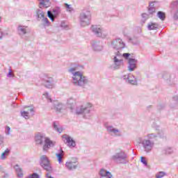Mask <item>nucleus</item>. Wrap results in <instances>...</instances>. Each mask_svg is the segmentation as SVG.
Instances as JSON below:
<instances>
[{"label": "nucleus", "mask_w": 178, "mask_h": 178, "mask_svg": "<svg viewBox=\"0 0 178 178\" xmlns=\"http://www.w3.org/2000/svg\"><path fill=\"white\" fill-rule=\"evenodd\" d=\"M76 70H77V65L68 70L69 73L72 74V83L76 87L84 88L90 83V80L87 76L83 75V72L80 71L76 72Z\"/></svg>", "instance_id": "f257e3e1"}, {"label": "nucleus", "mask_w": 178, "mask_h": 178, "mask_svg": "<svg viewBox=\"0 0 178 178\" xmlns=\"http://www.w3.org/2000/svg\"><path fill=\"white\" fill-rule=\"evenodd\" d=\"M92 104L88 103L86 105H81L76 108V115H83L84 119H88L91 116Z\"/></svg>", "instance_id": "f03ea898"}, {"label": "nucleus", "mask_w": 178, "mask_h": 178, "mask_svg": "<svg viewBox=\"0 0 178 178\" xmlns=\"http://www.w3.org/2000/svg\"><path fill=\"white\" fill-rule=\"evenodd\" d=\"M111 161H113L115 163L126 164L127 163V154L123 150H121L111 156Z\"/></svg>", "instance_id": "7ed1b4c3"}, {"label": "nucleus", "mask_w": 178, "mask_h": 178, "mask_svg": "<svg viewBox=\"0 0 178 178\" xmlns=\"http://www.w3.org/2000/svg\"><path fill=\"white\" fill-rule=\"evenodd\" d=\"M81 27L88 26L91 22V13L90 10H83L79 17Z\"/></svg>", "instance_id": "20e7f679"}, {"label": "nucleus", "mask_w": 178, "mask_h": 178, "mask_svg": "<svg viewBox=\"0 0 178 178\" xmlns=\"http://www.w3.org/2000/svg\"><path fill=\"white\" fill-rule=\"evenodd\" d=\"M39 163L41 168L48 173H52L54 172V169L52 168V165H51V163H49V159L47 157L46 155L41 156Z\"/></svg>", "instance_id": "39448f33"}, {"label": "nucleus", "mask_w": 178, "mask_h": 178, "mask_svg": "<svg viewBox=\"0 0 178 178\" xmlns=\"http://www.w3.org/2000/svg\"><path fill=\"white\" fill-rule=\"evenodd\" d=\"M42 83L47 88H54L55 87L54 78L48 76L47 74H44L42 78Z\"/></svg>", "instance_id": "423d86ee"}, {"label": "nucleus", "mask_w": 178, "mask_h": 178, "mask_svg": "<svg viewBox=\"0 0 178 178\" xmlns=\"http://www.w3.org/2000/svg\"><path fill=\"white\" fill-rule=\"evenodd\" d=\"M112 45L114 49H116L117 51H120V49H124V48H126V43L123 42V40L118 38L113 40Z\"/></svg>", "instance_id": "0eeeda50"}, {"label": "nucleus", "mask_w": 178, "mask_h": 178, "mask_svg": "<svg viewBox=\"0 0 178 178\" xmlns=\"http://www.w3.org/2000/svg\"><path fill=\"white\" fill-rule=\"evenodd\" d=\"M122 79L127 83V84H131L132 86H137V79L131 74H128L122 76Z\"/></svg>", "instance_id": "6e6552de"}, {"label": "nucleus", "mask_w": 178, "mask_h": 178, "mask_svg": "<svg viewBox=\"0 0 178 178\" xmlns=\"http://www.w3.org/2000/svg\"><path fill=\"white\" fill-rule=\"evenodd\" d=\"M155 145V143L152 141L147 140L145 139L142 141V147L145 151V152H151L152 151Z\"/></svg>", "instance_id": "1a4fd4ad"}, {"label": "nucleus", "mask_w": 178, "mask_h": 178, "mask_svg": "<svg viewBox=\"0 0 178 178\" xmlns=\"http://www.w3.org/2000/svg\"><path fill=\"white\" fill-rule=\"evenodd\" d=\"M60 7L56 6L52 11L48 10L47 11V17L51 22H54V17H58L59 15H60Z\"/></svg>", "instance_id": "9d476101"}, {"label": "nucleus", "mask_w": 178, "mask_h": 178, "mask_svg": "<svg viewBox=\"0 0 178 178\" xmlns=\"http://www.w3.org/2000/svg\"><path fill=\"white\" fill-rule=\"evenodd\" d=\"M124 62L123 59H119L117 56H114L113 58V70H119L121 66H123Z\"/></svg>", "instance_id": "9b49d317"}, {"label": "nucleus", "mask_w": 178, "mask_h": 178, "mask_svg": "<svg viewBox=\"0 0 178 178\" xmlns=\"http://www.w3.org/2000/svg\"><path fill=\"white\" fill-rule=\"evenodd\" d=\"M63 138L66 140V143L70 148H74V147H76V140L67 134H64L63 136Z\"/></svg>", "instance_id": "f8f14e48"}, {"label": "nucleus", "mask_w": 178, "mask_h": 178, "mask_svg": "<svg viewBox=\"0 0 178 178\" xmlns=\"http://www.w3.org/2000/svg\"><path fill=\"white\" fill-rule=\"evenodd\" d=\"M137 67V60L136 58H129L128 59V70L129 72H134V70Z\"/></svg>", "instance_id": "ddd939ff"}, {"label": "nucleus", "mask_w": 178, "mask_h": 178, "mask_svg": "<svg viewBox=\"0 0 178 178\" xmlns=\"http://www.w3.org/2000/svg\"><path fill=\"white\" fill-rule=\"evenodd\" d=\"M65 168L67 169V170H75V169H77V163L76 161H67L65 163Z\"/></svg>", "instance_id": "4468645a"}, {"label": "nucleus", "mask_w": 178, "mask_h": 178, "mask_svg": "<svg viewBox=\"0 0 178 178\" xmlns=\"http://www.w3.org/2000/svg\"><path fill=\"white\" fill-rule=\"evenodd\" d=\"M55 144L49 138L44 139V145L43 146V151L45 152L47 149H49L51 147H54Z\"/></svg>", "instance_id": "2eb2a0df"}, {"label": "nucleus", "mask_w": 178, "mask_h": 178, "mask_svg": "<svg viewBox=\"0 0 178 178\" xmlns=\"http://www.w3.org/2000/svg\"><path fill=\"white\" fill-rule=\"evenodd\" d=\"M40 9H44V8H49L51 6V0H38Z\"/></svg>", "instance_id": "dca6fc26"}, {"label": "nucleus", "mask_w": 178, "mask_h": 178, "mask_svg": "<svg viewBox=\"0 0 178 178\" xmlns=\"http://www.w3.org/2000/svg\"><path fill=\"white\" fill-rule=\"evenodd\" d=\"M90 30L96 37H99L101 35V26L97 25H92Z\"/></svg>", "instance_id": "f3484780"}, {"label": "nucleus", "mask_w": 178, "mask_h": 178, "mask_svg": "<svg viewBox=\"0 0 178 178\" xmlns=\"http://www.w3.org/2000/svg\"><path fill=\"white\" fill-rule=\"evenodd\" d=\"M92 46L94 51H95L96 52H101V51L104 49V47H102V44H101L100 42H94L92 44Z\"/></svg>", "instance_id": "a211bd4d"}, {"label": "nucleus", "mask_w": 178, "mask_h": 178, "mask_svg": "<svg viewBox=\"0 0 178 178\" xmlns=\"http://www.w3.org/2000/svg\"><path fill=\"white\" fill-rule=\"evenodd\" d=\"M105 127L107 129V131L109 133V134H115V136H120V134H117V133H119V129H115L113 126H108L106 124H105Z\"/></svg>", "instance_id": "6ab92c4d"}, {"label": "nucleus", "mask_w": 178, "mask_h": 178, "mask_svg": "<svg viewBox=\"0 0 178 178\" xmlns=\"http://www.w3.org/2000/svg\"><path fill=\"white\" fill-rule=\"evenodd\" d=\"M158 137H159V134L152 133L147 135V140L148 141H152L153 143H155V141L158 140Z\"/></svg>", "instance_id": "aec40b11"}, {"label": "nucleus", "mask_w": 178, "mask_h": 178, "mask_svg": "<svg viewBox=\"0 0 178 178\" xmlns=\"http://www.w3.org/2000/svg\"><path fill=\"white\" fill-rule=\"evenodd\" d=\"M45 138H47L44 137L41 134H39L35 138L36 144H38V145H42L45 141Z\"/></svg>", "instance_id": "412c9836"}, {"label": "nucleus", "mask_w": 178, "mask_h": 178, "mask_svg": "<svg viewBox=\"0 0 178 178\" xmlns=\"http://www.w3.org/2000/svg\"><path fill=\"white\" fill-rule=\"evenodd\" d=\"M64 154H65V152L63 151V149L62 147H60V151L56 154L57 161L60 165V163H62V162L63 161V156Z\"/></svg>", "instance_id": "4be33fe9"}, {"label": "nucleus", "mask_w": 178, "mask_h": 178, "mask_svg": "<svg viewBox=\"0 0 178 178\" xmlns=\"http://www.w3.org/2000/svg\"><path fill=\"white\" fill-rule=\"evenodd\" d=\"M17 31L19 35H24L27 34V26L19 25L17 27Z\"/></svg>", "instance_id": "5701e85b"}, {"label": "nucleus", "mask_w": 178, "mask_h": 178, "mask_svg": "<svg viewBox=\"0 0 178 178\" xmlns=\"http://www.w3.org/2000/svg\"><path fill=\"white\" fill-rule=\"evenodd\" d=\"M52 126H53V129H54L56 130V131H57V133H62V131H63V128H62V127L59 126V122L57 121H54L52 123Z\"/></svg>", "instance_id": "b1692460"}, {"label": "nucleus", "mask_w": 178, "mask_h": 178, "mask_svg": "<svg viewBox=\"0 0 178 178\" xmlns=\"http://www.w3.org/2000/svg\"><path fill=\"white\" fill-rule=\"evenodd\" d=\"M44 11L38 8L35 10V17L38 20V22H40L42 19V17H44Z\"/></svg>", "instance_id": "393cba45"}, {"label": "nucleus", "mask_w": 178, "mask_h": 178, "mask_svg": "<svg viewBox=\"0 0 178 178\" xmlns=\"http://www.w3.org/2000/svg\"><path fill=\"white\" fill-rule=\"evenodd\" d=\"M14 169L15 170V172H17V177H23L24 174H23V169H22V168H20V166H19V165H15L14 166Z\"/></svg>", "instance_id": "a878e982"}, {"label": "nucleus", "mask_w": 178, "mask_h": 178, "mask_svg": "<svg viewBox=\"0 0 178 178\" xmlns=\"http://www.w3.org/2000/svg\"><path fill=\"white\" fill-rule=\"evenodd\" d=\"M54 108L56 111V112H62V110L63 108H65V106L60 103H58V102L54 101Z\"/></svg>", "instance_id": "bb28decb"}, {"label": "nucleus", "mask_w": 178, "mask_h": 178, "mask_svg": "<svg viewBox=\"0 0 178 178\" xmlns=\"http://www.w3.org/2000/svg\"><path fill=\"white\" fill-rule=\"evenodd\" d=\"M158 23L156 22H149L147 25V29L151 31V30H158Z\"/></svg>", "instance_id": "cd10ccee"}, {"label": "nucleus", "mask_w": 178, "mask_h": 178, "mask_svg": "<svg viewBox=\"0 0 178 178\" xmlns=\"http://www.w3.org/2000/svg\"><path fill=\"white\" fill-rule=\"evenodd\" d=\"M67 105H68L70 109L73 110V107L74 106V105H76V99L73 98H70L67 101Z\"/></svg>", "instance_id": "c85d7f7f"}, {"label": "nucleus", "mask_w": 178, "mask_h": 178, "mask_svg": "<svg viewBox=\"0 0 178 178\" xmlns=\"http://www.w3.org/2000/svg\"><path fill=\"white\" fill-rule=\"evenodd\" d=\"M157 17L160 19L162 22L166 19V14L162 11H158L157 12Z\"/></svg>", "instance_id": "c756f323"}, {"label": "nucleus", "mask_w": 178, "mask_h": 178, "mask_svg": "<svg viewBox=\"0 0 178 178\" xmlns=\"http://www.w3.org/2000/svg\"><path fill=\"white\" fill-rule=\"evenodd\" d=\"M99 37H101L102 38H106V37H108V31L101 29Z\"/></svg>", "instance_id": "7c9ffc66"}, {"label": "nucleus", "mask_w": 178, "mask_h": 178, "mask_svg": "<svg viewBox=\"0 0 178 178\" xmlns=\"http://www.w3.org/2000/svg\"><path fill=\"white\" fill-rule=\"evenodd\" d=\"M9 152H10V150H9V149H6L2 154H1V159H2L3 161L6 159V157L8 156V155H9Z\"/></svg>", "instance_id": "2f4dec72"}, {"label": "nucleus", "mask_w": 178, "mask_h": 178, "mask_svg": "<svg viewBox=\"0 0 178 178\" xmlns=\"http://www.w3.org/2000/svg\"><path fill=\"white\" fill-rule=\"evenodd\" d=\"M163 154H165L166 155H169L173 152V149L171 147H167L162 150Z\"/></svg>", "instance_id": "473e14b6"}, {"label": "nucleus", "mask_w": 178, "mask_h": 178, "mask_svg": "<svg viewBox=\"0 0 178 178\" xmlns=\"http://www.w3.org/2000/svg\"><path fill=\"white\" fill-rule=\"evenodd\" d=\"M165 176H166V172L161 171L156 175V178H162L165 177Z\"/></svg>", "instance_id": "72a5a7b5"}, {"label": "nucleus", "mask_w": 178, "mask_h": 178, "mask_svg": "<svg viewBox=\"0 0 178 178\" xmlns=\"http://www.w3.org/2000/svg\"><path fill=\"white\" fill-rule=\"evenodd\" d=\"M21 116L24 118V119H29V111H21Z\"/></svg>", "instance_id": "f704fd0d"}, {"label": "nucleus", "mask_w": 178, "mask_h": 178, "mask_svg": "<svg viewBox=\"0 0 178 178\" xmlns=\"http://www.w3.org/2000/svg\"><path fill=\"white\" fill-rule=\"evenodd\" d=\"M64 6L68 12H73V8H72V6L70 4H67V3H64Z\"/></svg>", "instance_id": "c9c22d12"}, {"label": "nucleus", "mask_w": 178, "mask_h": 178, "mask_svg": "<svg viewBox=\"0 0 178 178\" xmlns=\"http://www.w3.org/2000/svg\"><path fill=\"white\" fill-rule=\"evenodd\" d=\"M140 162L144 165V166H148V163L147 162V159H145V157L141 156L140 157Z\"/></svg>", "instance_id": "e433bc0d"}, {"label": "nucleus", "mask_w": 178, "mask_h": 178, "mask_svg": "<svg viewBox=\"0 0 178 178\" xmlns=\"http://www.w3.org/2000/svg\"><path fill=\"white\" fill-rule=\"evenodd\" d=\"M149 15H154L156 12V8H148Z\"/></svg>", "instance_id": "4c0bfd02"}, {"label": "nucleus", "mask_w": 178, "mask_h": 178, "mask_svg": "<svg viewBox=\"0 0 178 178\" xmlns=\"http://www.w3.org/2000/svg\"><path fill=\"white\" fill-rule=\"evenodd\" d=\"M163 79H164V80H166L167 83H169V81H170V80H169V79H170V75L168 73H165L163 75Z\"/></svg>", "instance_id": "58836bf2"}, {"label": "nucleus", "mask_w": 178, "mask_h": 178, "mask_svg": "<svg viewBox=\"0 0 178 178\" xmlns=\"http://www.w3.org/2000/svg\"><path fill=\"white\" fill-rule=\"evenodd\" d=\"M45 98L47 99V102H52V99L48 92L44 94Z\"/></svg>", "instance_id": "ea45409f"}, {"label": "nucleus", "mask_w": 178, "mask_h": 178, "mask_svg": "<svg viewBox=\"0 0 178 178\" xmlns=\"http://www.w3.org/2000/svg\"><path fill=\"white\" fill-rule=\"evenodd\" d=\"M41 20L44 22L46 23V24H47V26L49 24V20H48V18L45 17V16L44 15L43 17H42Z\"/></svg>", "instance_id": "a19ab883"}, {"label": "nucleus", "mask_w": 178, "mask_h": 178, "mask_svg": "<svg viewBox=\"0 0 178 178\" xmlns=\"http://www.w3.org/2000/svg\"><path fill=\"white\" fill-rule=\"evenodd\" d=\"M172 101L174 102V104H175V105L178 104V96L175 95L172 97Z\"/></svg>", "instance_id": "79ce46f5"}, {"label": "nucleus", "mask_w": 178, "mask_h": 178, "mask_svg": "<svg viewBox=\"0 0 178 178\" xmlns=\"http://www.w3.org/2000/svg\"><path fill=\"white\" fill-rule=\"evenodd\" d=\"M5 131L6 134H7V136H9V134H10V127L8 126L6 127Z\"/></svg>", "instance_id": "37998d69"}, {"label": "nucleus", "mask_w": 178, "mask_h": 178, "mask_svg": "<svg viewBox=\"0 0 178 178\" xmlns=\"http://www.w3.org/2000/svg\"><path fill=\"white\" fill-rule=\"evenodd\" d=\"M159 111H162V109H165V104H159L157 106Z\"/></svg>", "instance_id": "c03bdc74"}, {"label": "nucleus", "mask_w": 178, "mask_h": 178, "mask_svg": "<svg viewBox=\"0 0 178 178\" xmlns=\"http://www.w3.org/2000/svg\"><path fill=\"white\" fill-rule=\"evenodd\" d=\"M7 77H15V74L12 73V70H9V72L7 74Z\"/></svg>", "instance_id": "a18cd8bd"}, {"label": "nucleus", "mask_w": 178, "mask_h": 178, "mask_svg": "<svg viewBox=\"0 0 178 178\" xmlns=\"http://www.w3.org/2000/svg\"><path fill=\"white\" fill-rule=\"evenodd\" d=\"M129 41H131L134 45H137V40H135L131 38H129Z\"/></svg>", "instance_id": "49530a36"}, {"label": "nucleus", "mask_w": 178, "mask_h": 178, "mask_svg": "<svg viewBox=\"0 0 178 178\" xmlns=\"http://www.w3.org/2000/svg\"><path fill=\"white\" fill-rule=\"evenodd\" d=\"M123 58H124V59H129V56H130V54L129 53H124L122 54Z\"/></svg>", "instance_id": "de8ad7c7"}, {"label": "nucleus", "mask_w": 178, "mask_h": 178, "mask_svg": "<svg viewBox=\"0 0 178 178\" xmlns=\"http://www.w3.org/2000/svg\"><path fill=\"white\" fill-rule=\"evenodd\" d=\"M142 17H143V20H147V19H148V14H147V13L142 14Z\"/></svg>", "instance_id": "09e8293b"}, {"label": "nucleus", "mask_w": 178, "mask_h": 178, "mask_svg": "<svg viewBox=\"0 0 178 178\" xmlns=\"http://www.w3.org/2000/svg\"><path fill=\"white\" fill-rule=\"evenodd\" d=\"M149 8H156L155 7V2L154 1L150 2L149 4Z\"/></svg>", "instance_id": "8fccbe9b"}, {"label": "nucleus", "mask_w": 178, "mask_h": 178, "mask_svg": "<svg viewBox=\"0 0 178 178\" xmlns=\"http://www.w3.org/2000/svg\"><path fill=\"white\" fill-rule=\"evenodd\" d=\"M173 17L175 20H178V10L175 11Z\"/></svg>", "instance_id": "3c124183"}, {"label": "nucleus", "mask_w": 178, "mask_h": 178, "mask_svg": "<svg viewBox=\"0 0 178 178\" xmlns=\"http://www.w3.org/2000/svg\"><path fill=\"white\" fill-rule=\"evenodd\" d=\"M50 173H51V172H47V173L46 174V177H47V178H55V177L51 176V174H50Z\"/></svg>", "instance_id": "603ef678"}, {"label": "nucleus", "mask_w": 178, "mask_h": 178, "mask_svg": "<svg viewBox=\"0 0 178 178\" xmlns=\"http://www.w3.org/2000/svg\"><path fill=\"white\" fill-rule=\"evenodd\" d=\"M3 38V32L1 31L0 29V40H2Z\"/></svg>", "instance_id": "864d4df0"}, {"label": "nucleus", "mask_w": 178, "mask_h": 178, "mask_svg": "<svg viewBox=\"0 0 178 178\" xmlns=\"http://www.w3.org/2000/svg\"><path fill=\"white\" fill-rule=\"evenodd\" d=\"M3 140H5V138L3 137V136L0 135V141H1V143H3Z\"/></svg>", "instance_id": "5fc2aeb1"}, {"label": "nucleus", "mask_w": 178, "mask_h": 178, "mask_svg": "<svg viewBox=\"0 0 178 178\" xmlns=\"http://www.w3.org/2000/svg\"><path fill=\"white\" fill-rule=\"evenodd\" d=\"M29 112H31V113L34 114V108H33L32 107H29Z\"/></svg>", "instance_id": "6e6d98bb"}, {"label": "nucleus", "mask_w": 178, "mask_h": 178, "mask_svg": "<svg viewBox=\"0 0 178 178\" xmlns=\"http://www.w3.org/2000/svg\"><path fill=\"white\" fill-rule=\"evenodd\" d=\"M160 138H162V140H167L166 136H165V135H161Z\"/></svg>", "instance_id": "4d7b16f0"}, {"label": "nucleus", "mask_w": 178, "mask_h": 178, "mask_svg": "<svg viewBox=\"0 0 178 178\" xmlns=\"http://www.w3.org/2000/svg\"><path fill=\"white\" fill-rule=\"evenodd\" d=\"M142 31H143V29H141V27H139L138 29V33L141 34Z\"/></svg>", "instance_id": "13d9d810"}, {"label": "nucleus", "mask_w": 178, "mask_h": 178, "mask_svg": "<svg viewBox=\"0 0 178 178\" xmlns=\"http://www.w3.org/2000/svg\"><path fill=\"white\" fill-rule=\"evenodd\" d=\"M146 21H147V20H145V19L141 20V21H140V24H142V26H143V24H144V23H145Z\"/></svg>", "instance_id": "bf43d9fd"}, {"label": "nucleus", "mask_w": 178, "mask_h": 178, "mask_svg": "<svg viewBox=\"0 0 178 178\" xmlns=\"http://www.w3.org/2000/svg\"><path fill=\"white\" fill-rule=\"evenodd\" d=\"M30 106H28V109L26 111H29V113H30V109H29Z\"/></svg>", "instance_id": "052dcab7"}, {"label": "nucleus", "mask_w": 178, "mask_h": 178, "mask_svg": "<svg viewBox=\"0 0 178 178\" xmlns=\"http://www.w3.org/2000/svg\"><path fill=\"white\" fill-rule=\"evenodd\" d=\"M8 177V174H6L5 176H4V178H6Z\"/></svg>", "instance_id": "680f3d73"}, {"label": "nucleus", "mask_w": 178, "mask_h": 178, "mask_svg": "<svg viewBox=\"0 0 178 178\" xmlns=\"http://www.w3.org/2000/svg\"><path fill=\"white\" fill-rule=\"evenodd\" d=\"M2 20V18L0 17V22Z\"/></svg>", "instance_id": "e2e57ef3"}, {"label": "nucleus", "mask_w": 178, "mask_h": 178, "mask_svg": "<svg viewBox=\"0 0 178 178\" xmlns=\"http://www.w3.org/2000/svg\"><path fill=\"white\" fill-rule=\"evenodd\" d=\"M119 56V54H117V56Z\"/></svg>", "instance_id": "0e129e2a"}]
</instances>
